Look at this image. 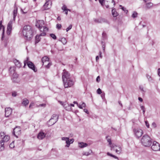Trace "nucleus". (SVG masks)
Masks as SVG:
<instances>
[{
    "mask_svg": "<svg viewBox=\"0 0 160 160\" xmlns=\"http://www.w3.org/2000/svg\"><path fill=\"white\" fill-rule=\"evenodd\" d=\"M66 143L67 144V145H66V147H69L70 144L69 142V138L68 139V140L66 141Z\"/></svg>",
    "mask_w": 160,
    "mask_h": 160,
    "instance_id": "38",
    "label": "nucleus"
},
{
    "mask_svg": "<svg viewBox=\"0 0 160 160\" xmlns=\"http://www.w3.org/2000/svg\"><path fill=\"white\" fill-rule=\"evenodd\" d=\"M2 140H1L0 141H2V142L4 143L8 142L9 139V137L8 136H5L2 138Z\"/></svg>",
    "mask_w": 160,
    "mask_h": 160,
    "instance_id": "20",
    "label": "nucleus"
},
{
    "mask_svg": "<svg viewBox=\"0 0 160 160\" xmlns=\"http://www.w3.org/2000/svg\"><path fill=\"white\" fill-rule=\"evenodd\" d=\"M22 34L25 39L27 41H30L33 37L32 30L31 27L28 25L25 26L23 27Z\"/></svg>",
    "mask_w": 160,
    "mask_h": 160,
    "instance_id": "2",
    "label": "nucleus"
},
{
    "mask_svg": "<svg viewBox=\"0 0 160 160\" xmlns=\"http://www.w3.org/2000/svg\"><path fill=\"white\" fill-rule=\"evenodd\" d=\"M4 143L2 142V141H0V151H1L4 150Z\"/></svg>",
    "mask_w": 160,
    "mask_h": 160,
    "instance_id": "30",
    "label": "nucleus"
},
{
    "mask_svg": "<svg viewBox=\"0 0 160 160\" xmlns=\"http://www.w3.org/2000/svg\"><path fill=\"white\" fill-rule=\"evenodd\" d=\"M44 24V22L43 20H39L36 24V26L38 28L41 32H43V28L44 27L42 26Z\"/></svg>",
    "mask_w": 160,
    "mask_h": 160,
    "instance_id": "10",
    "label": "nucleus"
},
{
    "mask_svg": "<svg viewBox=\"0 0 160 160\" xmlns=\"http://www.w3.org/2000/svg\"><path fill=\"white\" fill-rule=\"evenodd\" d=\"M72 25H70L69 26L66 28V31L67 32H68L69 30L71 29L72 28Z\"/></svg>",
    "mask_w": 160,
    "mask_h": 160,
    "instance_id": "45",
    "label": "nucleus"
},
{
    "mask_svg": "<svg viewBox=\"0 0 160 160\" xmlns=\"http://www.w3.org/2000/svg\"><path fill=\"white\" fill-rule=\"evenodd\" d=\"M13 20H10L8 22L7 28V33L9 34L12 29Z\"/></svg>",
    "mask_w": 160,
    "mask_h": 160,
    "instance_id": "13",
    "label": "nucleus"
},
{
    "mask_svg": "<svg viewBox=\"0 0 160 160\" xmlns=\"http://www.w3.org/2000/svg\"><path fill=\"white\" fill-rule=\"evenodd\" d=\"M110 145V147H111V150H115V148L117 147V146L114 144H111V145Z\"/></svg>",
    "mask_w": 160,
    "mask_h": 160,
    "instance_id": "33",
    "label": "nucleus"
},
{
    "mask_svg": "<svg viewBox=\"0 0 160 160\" xmlns=\"http://www.w3.org/2000/svg\"><path fill=\"white\" fill-rule=\"evenodd\" d=\"M45 136V135L44 133L40 132L38 134L37 137L39 139H42Z\"/></svg>",
    "mask_w": 160,
    "mask_h": 160,
    "instance_id": "18",
    "label": "nucleus"
},
{
    "mask_svg": "<svg viewBox=\"0 0 160 160\" xmlns=\"http://www.w3.org/2000/svg\"><path fill=\"white\" fill-rule=\"evenodd\" d=\"M100 3L101 4L102 6L104 3V0H99Z\"/></svg>",
    "mask_w": 160,
    "mask_h": 160,
    "instance_id": "47",
    "label": "nucleus"
},
{
    "mask_svg": "<svg viewBox=\"0 0 160 160\" xmlns=\"http://www.w3.org/2000/svg\"><path fill=\"white\" fill-rule=\"evenodd\" d=\"M78 106L79 108L82 109L83 107H86V105L85 103L83 102L81 105L80 104H78Z\"/></svg>",
    "mask_w": 160,
    "mask_h": 160,
    "instance_id": "32",
    "label": "nucleus"
},
{
    "mask_svg": "<svg viewBox=\"0 0 160 160\" xmlns=\"http://www.w3.org/2000/svg\"><path fill=\"white\" fill-rule=\"evenodd\" d=\"M27 65L29 68L33 70L34 72L37 71V70L34 64L31 62L29 61L28 62Z\"/></svg>",
    "mask_w": 160,
    "mask_h": 160,
    "instance_id": "12",
    "label": "nucleus"
},
{
    "mask_svg": "<svg viewBox=\"0 0 160 160\" xmlns=\"http://www.w3.org/2000/svg\"><path fill=\"white\" fill-rule=\"evenodd\" d=\"M133 131L134 135L138 138L141 137L143 134V131L140 128H134Z\"/></svg>",
    "mask_w": 160,
    "mask_h": 160,
    "instance_id": "6",
    "label": "nucleus"
},
{
    "mask_svg": "<svg viewBox=\"0 0 160 160\" xmlns=\"http://www.w3.org/2000/svg\"><path fill=\"white\" fill-rule=\"evenodd\" d=\"M68 11H70V10L69 9H67L65 11H64L65 12V13L66 14V15H67L68 14Z\"/></svg>",
    "mask_w": 160,
    "mask_h": 160,
    "instance_id": "61",
    "label": "nucleus"
},
{
    "mask_svg": "<svg viewBox=\"0 0 160 160\" xmlns=\"http://www.w3.org/2000/svg\"><path fill=\"white\" fill-rule=\"evenodd\" d=\"M108 142L109 143V144L111 145L112 144L111 140L110 139L108 138L107 139Z\"/></svg>",
    "mask_w": 160,
    "mask_h": 160,
    "instance_id": "51",
    "label": "nucleus"
},
{
    "mask_svg": "<svg viewBox=\"0 0 160 160\" xmlns=\"http://www.w3.org/2000/svg\"><path fill=\"white\" fill-rule=\"evenodd\" d=\"M112 14L114 17H116L118 15V13L115 8H113L112 11Z\"/></svg>",
    "mask_w": 160,
    "mask_h": 160,
    "instance_id": "26",
    "label": "nucleus"
},
{
    "mask_svg": "<svg viewBox=\"0 0 160 160\" xmlns=\"http://www.w3.org/2000/svg\"><path fill=\"white\" fill-rule=\"evenodd\" d=\"M49 58L47 56H44L43 57L42 59V63H43V65L45 63L48 62L47 65H45L44 66L47 68H49L51 65V63L49 62Z\"/></svg>",
    "mask_w": 160,
    "mask_h": 160,
    "instance_id": "7",
    "label": "nucleus"
},
{
    "mask_svg": "<svg viewBox=\"0 0 160 160\" xmlns=\"http://www.w3.org/2000/svg\"><path fill=\"white\" fill-rule=\"evenodd\" d=\"M151 148L154 151H158L160 149V145L159 143L156 141H154L151 146Z\"/></svg>",
    "mask_w": 160,
    "mask_h": 160,
    "instance_id": "8",
    "label": "nucleus"
},
{
    "mask_svg": "<svg viewBox=\"0 0 160 160\" xmlns=\"http://www.w3.org/2000/svg\"><path fill=\"white\" fill-rule=\"evenodd\" d=\"M69 138L67 137H62V140L67 141Z\"/></svg>",
    "mask_w": 160,
    "mask_h": 160,
    "instance_id": "49",
    "label": "nucleus"
},
{
    "mask_svg": "<svg viewBox=\"0 0 160 160\" xmlns=\"http://www.w3.org/2000/svg\"><path fill=\"white\" fill-rule=\"evenodd\" d=\"M63 105L64 108L66 110L70 111L71 110V108L70 106L68 103H65Z\"/></svg>",
    "mask_w": 160,
    "mask_h": 160,
    "instance_id": "17",
    "label": "nucleus"
},
{
    "mask_svg": "<svg viewBox=\"0 0 160 160\" xmlns=\"http://www.w3.org/2000/svg\"><path fill=\"white\" fill-rule=\"evenodd\" d=\"M138 100L141 102H142L143 100L141 98L139 97L138 98Z\"/></svg>",
    "mask_w": 160,
    "mask_h": 160,
    "instance_id": "63",
    "label": "nucleus"
},
{
    "mask_svg": "<svg viewBox=\"0 0 160 160\" xmlns=\"http://www.w3.org/2000/svg\"><path fill=\"white\" fill-rule=\"evenodd\" d=\"M9 147L11 148H13L14 147V143L13 142H12L9 145Z\"/></svg>",
    "mask_w": 160,
    "mask_h": 160,
    "instance_id": "41",
    "label": "nucleus"
},
{
    "mask_svg": "<svg viewBox=\"0 0 160 160\" xmlns=\"http://www.w3.org/2000/svg\"><path fill=\"white\" fill-rule=\"evenodd\" d=\"M140 108H141V109L142 110H144L145 109V108L144 107V106H140Z\"/></svg>",
    "mask_w": 160,
    "mask_h": 160,
    "instance_id": "62",
    "label": "nucleus"
},
{
    "mask_svg": "<svg viewBox=\"0 0 160 160\" xmlns=\"http://www.w3.org/2000/svg\"><path fill=\"white\" fill-rule=\"evenodd\" d=\"M48 31V28L44 26L43 28V32L39 35H36L35 37V43H38L40 40V36H46V32Z\"/></svg>",
    "mask_w": 160,
    "mask_h": 160,
    "instance_id": "4",
    "label": "nucleus"
},
{
    "mask_svg": "<svg viewBox=\"0 0 160 160\" xmlns=\"http://www.w3.org/2000/svg\"><path fill=\"white\" fill-rule=\"evenodd\" d=\"M90 154V153L89 152H83L82 153V155H85L87 156H89Z\"/></svg>",
    "mask_w": 160,
    "mask_h": 160,
    "instance_id": "39",
    "label": "nucleus"
},
{
    "mask_svg": "<svg viewBox=\"0 0 160 160\" xmlns=\"http://www.w3.org/2000/svg\"><path fill=\"white\" fill-rule=\"evenodd\" d=\"M2 28L3 29V32L2 33V40H3V38H4V29H5V28L4 26L3 25H1L0 26V30Z\"/></svg>",
    "mask_w": 160,
    "mask_h": 160,
    "instance_id": "29",
    "label": "nucleus"
},
{
    "mask_svg": "<svg viewBox=\"0 0 160 160\" xmlns=\"http://www.w3.org/2000/svg\"><path fill=\"white\" fill-rule=\"evenodd\" d=\"M51 3V2L50 1H47L45 3L44 5H43V7L45 9L47 10L48 9L50 8V7H49V4Z\"/></svg>",
    "mask_w": 160,
    "mask_h": 160,
    "instance_id": "21",
    "label": "nucleus"
},
{
    "mask_svg": "<svg viewBox=\"0 0 160 160\" xmlns=\"http://www.w3.org/2000/svg\"><path fill=\"white\" fill-rule=\"evenodd\" d=\"M97 93L99 94H101L102 93V90L100 88H98L97 90Z\"/></svg>",
    "mask_w": 160,
    "mask_h": 160,
    "instance_id": "40",
    "label": "nucleus"
},
{
    "mask_svg": "<svg viewBox=\"0 0 160 160\" xmlns=\"http://www.w3.org/2000/svg\"><path fill=\"white\" fill-rule=\"evenodd\" d=\"M141 141L142 144L146 147H150L152 142L151 138L148 135L146 134L142 136Z\"/></svg>",
    "mask_w": 160,
    "mask_h": 160,
    "instance_id": "3",
    "label": "nucleus"
},
{
    "mask_svg": "<svg viewBox=\"0 0 160 160\" xmlns=\"http://www.w3.org/2000/svg\"><path fill=\"white\" fill-rule=\"evenodd\" d=\"M18 8L15 7L13 11V21H15V18L17 15Z\"/></svg>",
    "mask_w": 160,
    "mask_h": 160,
    "instance_id": "19",
    "label": "nucleus"
},
{
    "mask_svg": "<svg viewBox=\"0 0 160 160\" xmlns=\"http://www.w3.org/2000/svg\"><path fill=\"white\" fill-rule=\"evenodd\" d=\"M14 62L15 65L18 68H20L21 66V65L20 62L17 60L15 59L14 61Z\"/></svg>",
    "mask_w": 160,
    "mask_h": 160,
    "instance_id": "22",
    "label": "nucleus"
},
{
    "mask_svg": "<svg viewBox=\"0 0 160 160\" xmlns=\"http://www.w3.org/2000/svg\"><path fill=\"white\" fill-rule=\"evenodd\" d=\"M84 111L86 113H87V114H89V112L88 111V110L87 109H84Z\"/></svg>",
    "mask_w": 160,
    "mask_h": 160,
    "instance_id": "56",
    "label": "nucleus"
},
{
    "mask_svg": "<svg viewBox=\"0 0 160 160\" xmlns=\"http://www.w3.org/2000/svg\"><path fill=\"white\" fill-rule=\"evenodd\" d=\"M17 95V92H16L14 91L12 92V96L13 97H16Z\"/></svg>",
    "mask_w": 160,
    "mask_h": 160,
    "instance_id": "42",
    "label": "nucleus"
},
{
    "mask_svg": "<svg viewBox=\"0 0 160 160\" xmlns=\"http://www.w3.org/2000/svg\"><path fill=\"white\" fill-rule=\"evenodd\" d=\"M78 145L80 148H83L87 146L88 145V144L86 143L82 142L79 143Z\"/></svg>",
    "mask_w": 160,
    "mask_h": 160,
    "instance_id": "25",
    "label": "nucleus"
},
{
    "mask_svg": "<svg viewBox=\"0 0 160 160\" xmlns=\"http://www.w3.org/2000/svg\"><path fill=\"white\" fill-rule=\"evenodd\" d=\"M152 126L154 128H156L157 127V125L155 122H153L152 123Z\"/></svg>",
    "mask_w": 160,
    "mask_h": 160,
    "instance_id": "52",
    "label": "nucleus"
},
{
    "mask_svg": "<svg viewBox=\"0 0 160 160\" xmlns=\"http://www.w3.org/2000/svg\"><path fill=\"white\" fill-rule=\"evenodd\" d=\"M58 116L56 114H53L52 115L51 119L49 120V122H51L52 120H53L52 123L51 124V125H53L54 124H55L56 122L58 120Z\"/></svg>",
    "mask_w": 160,
    "mask_h": 160,
    "instance_id": "11",
    "label": "nucleus"
},
{
    "mask_svg": "<svg viewBox=\"0 0 160 160\" xmlns=\"http://www.w3.org/2000/svg\"><path fill=\"white\" fill-rule=\"evenodd\" d=\"M100 77L99 76L97 77L96 78V81L98 82H99L100 81Z\"/></svg>",
    "mask_w": 160,
    "mask_h": 160,
    "instance_id": "54",
    "label": "nucleus"
},
{
    "mask_svg": "<svg viewBox=\"0 0 160 160\" xmlns=\"http://www.w3.org/2000/svg\"><path fill=\"white\" fill-rule=\"evenodd\" d=\"M59 41L62 42L63 44H65L67 43V40L65 38H62L61 39H59Z\"/></svg>",
    "mask_w": 160,
    "mask_h": 160,
    "instance_id": "31",
    "label": "nucleus"
},
{
    "mask_svg": "<svg viewBox=\"0 0 160 160\" xmlns=\"http://www.w3.org/2000/svg\"><path fill=\"white\" fill-rule=\"evenodd\" d=\"M146 77H147V78L148 79V80L149 81H152V79L151 78V77L148 74H147Z\"/></svg>",
    "mask_w": 160,
    "mask_h": 160,
    "instance_id": "37",
    "label": "nucleus"
},
{
    "mask_svg": "<svg viewBox=\"0 0 160 160\" xmlns=\"http://www.w3.org/2000/svg\"><path fill=\"white\" fill-rule=\"evenodd\" d=\"M94 20L95 22L98 23H102L103 22L108 23L107 20L104 18H102L99 19H95Z\"/></svg>",
    "mask_w": 160,
    "mask_h": 160,
    "instance_id": "15",
    "label": "nucleus"
},
{
    "mask_svg": "<svg viewBox=\"0 0 160 160\" xmlns=\"http://www.w3.org/2000/svg\"><path fill=\"white\" fill-rule=\"evenodd\" d=\"M62 9L63 10V11H65L67 9L66 6L64 5L62 7Z\"/></svg>",
    "mask_w": 160,
    "mask_h": 160,
    "instance_id": "46",
    "label": "nucleus"
},
{
    "mask_svg": "<svg viewBox=\"0 0 160 160\" xmlns=\"http://www.w3.org/2000/svg\"><path fill=\"white\" fill-rule=\"evenodd\" d=\"M34 103L33 102H32L30 103V105H29V108H30L31 107L34 106Z\"/></svg>",
    "mask_w": 160,
    "mask_h": 160,
    "instance_id": "57",
    "label": "nucleus"
},
{
    "mask_svg": "<svg viewBox=\"0 0 160 160\" xmlns=\"http://www.w3.org/2000/svg\"><path fill=\"white\" fill-rule=\"evenodd\" d=\"M153 6V3L152 2L147 3L146 4L145 8L146 9H148L151 8Z\"/></svg>",
    "mask_w": 160,
    "mask_h": 160,
    "instance_id": "23",
    "label": "nucleus"
},
{
    "mask_svg": "<svg viewBox=\"0 0 160 160\" xmlns=\"http://www.w3.org/2000/svg\"><path fill=\"white\" fill-rule=\"evenodd\" d=\"M28 60H29V58L27 57L26 58V60L24 61V66H25L27 63L28 64Z\"/></svg>",
    "mask_w": 160,
    "mask_h": 160,
    "instance_id": "44",
    "label": "nucleus"
},
{
    "mask_svg": "<svg viewBox=\"0 0 160 160\" xmlns=\"http://www.w3.org/2000/svg\"><path fill=\"white\" fill-rule=\"evenodd\" d=\"M50 36L54 39H56L57 38L56 36L53 33L50 34Z\"/></svg>",
    "mask_w": 160,
    "mask_h": 160,
    "instance_id": "36",
    "label": "nucleus"
},
{
    "mask_svg": "<svg viewBox=\"0 0 160 160\" xmlns=\"http://www.w3.org/2000/svg\"><path fill=\"white\" fill-rule=\"evenodd\" d=\"M139 88L140 89V90L142 91V92H144V89H143V87L142 86H140L139 87Z\"/></svg>",
    "mask_w": 160,
    "mask_h": 160,
    "instance_id": "50",
    "label": "nucleus"
},
{
    "mask_svg": "<svg viewBox=\"0 0 160 160\" xmlns=\"http://www.w3.org/2000/svg\"><path fill=\"white\" fill-rule=\"evenodd\" d=\"M138 13L136 12H133V13L132 15V17L133 18H135L137 17Z\"/></svg>",
    "mask_w": 160,
    "mask_h": 160,
    "instance_id": "34",
    "label": "nucleus"
},
{
    "mask_svg": "<svg viewBox=\"0 0 160 160\" xmlns=\"http://www.w3.org/2000/svg\"><path fill=\"white\" fill-rule=\"evenodd\" d=\"M46 106V104L43 103V104H40L39 105V107H45Z\"/></svg>",
    "mask_w": 160,
    "mask_h": 160,
    "instance_id": "55",
    "label": "nucleus"
},
{
    "mask_svg": "<svg viewBox=\"0 0 160 160\" xmlns=\"http://www.w3.org/2000/svg\"><path fill=\"white\" fill-rule=\"evenodd\" d=\"M11 75H12V79L13 82L15 83H17L18 82L17 79L18 77V75L17 74L16 72H15Z\"/></svg>",
    "mask_w": 160,
    "mask_h": 160,
    "instance_id": "16",
    "label": "nucleus"
},
{
    "mask_svg": "<svg viewBox=\"0 0 160 160\" xmlns=\"http://www.w3.org/2000/svg\"><path fill=\"white\" fill-rule=\"evenodd\" d=\"M12 113V109L10 108H6L5 109V116L6 117H8Z\"/></svg>",
    "mask_w": 160,
    "mask_h": 160,
    "instance_id": "14",
    "label": "nucleus"
},
{
    "mask_svg": "<svg viewBox=\"0 0 160 160\" xmlns=\"http://www.w3.org/2000/svg\"><path fill=\"white\" fill-rule=\"evenodd\" d=\"M145 123L147 127L148 128L149 127V124L148 121H145Z\"/></svg>",
    "mask_w": 160,
    "mask_h": 160,
    "instance_id": "48",
    "label": "nucleus"
},
{
    "mask_svg": "<svg viewBox=\"0 0 160 160\" xmlns=\"http://www.w3.org/2000/svg\"><path fill=\"white\" fill-rule=\"evenodd\" d=\"M112 3L114 7L115 5V2L114 0H104V3L102 7L108 8H109V7L111 6Z\"/></svg>",
    "mask_w": 160,
    "mask_h": 160,
    "instance_id": "5",
    "label": "nucleus"
},
{
    "mask_svg": "<svg viewBox=\"0 0 160 160\" xmlns=\"http://www.w3.org/2000/svg\"><path fill=\"white\" fill-rule=\"evenodd\" d=\"M101 97L102 99H104L105 97V94L104 93H102L101 95Z\"/></svg>",
    "mask_w": 160,
    "mask_h": 160,
    "instance_id": "53",
    "label": "nucleus"
},
{
    "mask_svg": "<svg viewBox=\"0 0 160 160\" xmlns=\"http://www.w3.org/2000/svg\"><path fill=\"white\" fill-rule=\"evenodd\" d=\"M107 154L108 155L112 157L113 155L111 154L109 152H107Z\"/></svg>",
    "mask_w": 160,
    "mask_h": 160,
    "instance_id": "59",
    "label": "nucleus"
},
{
    "mask_svg": "<svg viewBox=\"0 0 160 160\" xmlns=\"http://www.w3.org/2000/svg\"><path fill=\"white\" fill-rule=\"evenodd\" d=\"M15 68L14 67H11L9 68V70L10 74L11 75L12 74H13V73L15 72Z\"/></svg>",
    "mask_w": 160,
    "mask_h": 160,
    "instance_id": "24",
    "label": "nucleus"
},
{
    "mask_svg": "<svg viewBox=\"0 0 160 160\" xmlns=\"http://www.w3.org/2000/svg\"><path fill=\"white\" fill-rule=\"evenodd\" d=\"M158 75L160 77V68L158 69Z\"/></svg>",
    "mask_w": 160,
    "mask_h": 160,
    "instance_id": "60",
    "label": "nucleus"
},
{
    "mask_svg": "<svg viewBox=\"0 0 160 160\" xmlns=\"http://www.w3.org/2000/svg\"><path fill=\"white\" fill-rule=\"evenodd\" d=\"M62 75L63 84L65 88L71 87L74 85V81L71 78L70 74L66 70H63Z\"/></svg>",
    "mask_w": 160,
    "mask_h": 160,
    "instance_id": "1",
    "label": "nucleus"
},
{
    "mask_svg": "<svg viewBox=\"0 0 160 160\" xmlns=\"http://www.w3.org/2000/svg\"><path fill=\"white\" fill-rule=\"evenodd\" d=\"M120 7H121V8L122 10L123 11H124V12L127 13L128 12V10L124 8V7H122L121 5H120Z\"/></svg>",
    "mask_w": 160,
    "mask_h": 160,
    "instance_id": "35",
    "label": "nucleus"
},
{
    "mask_svg": "<svg viewBox=\"0 0 160 160\" xmlns=\"http://www.w3.org/2000/svg\"><path fill=\"white\" fill-rule=\"evenodd\" d=\"M116 152L118 154H120L121 153V148L120 147H117V148H115V150Z\"/></svg>",
    "mask_w": 160,
    "mask_h": 160,
    "instance_id": "28",
    "label": "nucleus"
},
{
    "mask_svg": "<svg viewBox=\"0 0 160 160\" xmlns=\"http://www.w3.org/2000/svg\"><path fill=\"white\" fill-rule=\"evenodd\" d=\"M102 36L103 38H105L106 36V33L103 32L102 33Z\"/></svg>",
    "mask_w": 160,
    "mask_h": 160,
    "instance_id": "64",
    "label": "nucleus"
},
{
    "mask_svg": "<svg viewBox=\"0 0 160 160\" xmlns=\"http://www.w3.org/2000/svg\"><path fill=\"white\" fill-rule=\"evenodd\" d=\"M21 129L19 127H17L13 129V135L17 138H18V135L21 134Z\"/></svg>",
    "mask_w": 160,
    "mask_h": 160,
    "instance_id": "9",
    "label": "nucleus"
},
{
    "mask_svg": "<svg viewBox=\"0 0 160 160\" xmlns=\"http://www.w3.org/2000/svg\"><path fill=\"white\" fill-rule=\"evenodd\" d=\"M56 26L57 29H60L61 28L62 25L61 24H57Z\"/></svg>",
    "mask_w": 160,
    "mask_h": 160,
    "instance_id": "43",
    "label": "nucleus"
},
{
    "mask_svg": "<svg viewBox=\"0 0 160 160\" xmlns=\"http://www.w3.org/2000/svg\"><path fill=\"white\" fill-rule=\"evenodd\" d=\"M74 141V139H69V142L70 143H72Z\"/></svg>",
    "mask_w": 160,
    "mask_h": 160,
    "instance_id": "58",
    "label": "nucleus"
},
{
    "mask_svg": "<svg viewBox=\"0 0 160 160\" xmlns=\"http://www.w3.org/2000/svg\"><path fill=\"white\" fill-rule=\"evenodd\" d=\"M29 103V101L28 99L25 98L23 100L22 104L24 106H26Z\"/></svg>",
    "mask_w": 160,
    "mask_h": 160,
    "instance_id": "27",
    "label": "nucleus"
}]
</instances>
